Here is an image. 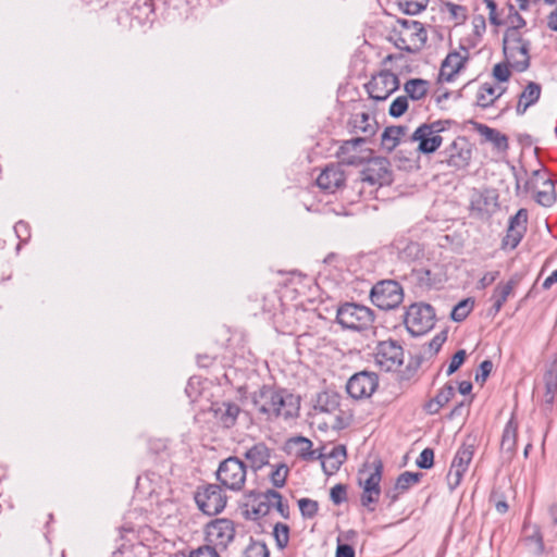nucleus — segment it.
Instances as JSON below:
<instances>
[{
  "mask_svg": "<svg viewBox=\"0 0 557 557\" xmlns=\"http://www.w3.org/2000/svg\"><path fill=\"white\" fill-rule=\"evenodd\" d=\"M276 394L277 389L272 387H262L258 393L253 396V405L256 408L269 417L276 416Z\"/></svg>",
  "mask_w": 557,
  "mask_h": 557,
  "instance_id": "5701e85b",
  "label": "nucleus"
},
{
  "mask_svg": "<svg viewBox=\"0 0 557 557\" xmlns=\"http://www.w3.org/2000/svg\"><path fill=\"white\" fill-rule=\"evenodd\" d=\"M276 418L290 419L298 416L300 398L286 389H280L276 394Z\"/></svg>",
  "mask_w": 557,
  "mask_h": 557,
  "instance_id": "aec40b11",
  "label": "nucleus"
},
{
  "mask_svg": "<svg viewBox=\"0 0 557 557\" xmlns=\"http://www.w3.org/2000/svg\"><path fill=\"white\" fill-rule=\"evenodd\" d=\"M289 454L296 457L309 460L317 458L312 450V442L304 436H296L287 441L286 444Z\"/></svg>",
  "mask_w": 557,
  "mask_h": 557,
  "instance_id": "bb28decb",
  "label": "nucleus"
},
{
  "mask_svg": "<svg viewBox=\"0 0 557 557\" xmlns=\"http://www.w3.org/2000/svg\"><path fill=\"white\" fill-rule=\"evenodd\" d=\"M422 255V250L418 243H409L400 251V258L407 262L418 259Z\"/></svg>",
  "mask_w": 557,
  "mask_h": 557,
  "instance_id": "37998d69",
  "label": "nucleus"
},
{
  "mask_svg": "<svg viewBox=\"0 0 557 557\" xmlns=\"http://www.w3.org/2000/svg\"><path fill=\"white\" fill-rule=\"evenodd\" d=\"M252 511L256 516H265L269 513V505L261 500V495L257 498V506L252 508Z\"/></svg>",
  "mask_w": 557,
  "mask_h": 557,
  "instance_id": "bf43d9fd",
  "label": "nucleus"
},
{
  "mask_svg": "<svg viewBox=\"0 0 557 557\" xmlns=\"http://www.w3.org/2000/svg\"><path fill=\"white\" fill-rule=\"evenodd\" d=\"M404 89L412 100H420L425 97L429 83L421 78H412L406 82Z\"/></svg>",
  "mask_w": 557,
  "mask_h": 557,
  "instance_id": "e433bc0d",
  "label": "nucleus"
},
{
  "mask_svg": "<svg viewBox=\"0 0 557 557\" xmlns=\"http://www.w3.org/2000/svg\"><path fill=\"white\" fill-rule=\"evenodd\" d=\"M377 386L379 380L375 373L361 371L348 380L346 391L355 399H364L371 397Z\"/></svg>",
  "mask_w": 557,
  "mask_h": 557,
  "instance_id": "dca6fc26",
  "label": "nucleus"
},
{
  "mask_svg": "<svg viewBox=\"0 0 557 557\" xmlns=\"http://www.w3.org/2000/svg\"><path fill=\"white\" fill-rule=\"evenodd\" d=\"M435 311L432 306L417 302L409 306L405 315V325L412 336H421L433 329Z\"/></svg>",
  "mask_w": 557,
  "mask_h": 557,
  "instance_id": "39448f33",
  "label": "nucleus"
},
{
  "mask_svg": "<svg viewBox=\"0 0 557 557\" xmlns=\"http://www.w3.org/2000/svg\"><path fill=\"white\" fill-rule=\"evenodd\" d=\"M336 319L345 329L361 331L373 323L374 315L366 306L347 302L338 308Z\"/></svg>",
  "mask_w": 557,
  "mask_h": 557,
  "instance_id": "0eeeda50",
  "label": "nucleus"
},
{
  "mask_svg": "<svg viewBox=\"0 0 557 557\" xmlns=\"http://www.w3.org/2000/svg\"><path fill=\"white\" fill-rule=\"evenodd\" d=\"M288 467L284 463H280L275 467V469L271 472L270 479L272 484L275 487H282L284 486L286 482V478L288 474Z\"/></svg>",
  "mask_w": 557,
  "mask_h": 557,
  "instance_id": "ea45409f",
  "label": "nucleus"
},
{
  "mask_svg": "<svg viewBox=\"0 0 557 557\" xmlns=\"http://www.w3.org/2000/svg\"><path fill=\"white\" fill-rule=\"evenodd\" d=\"M399 30L395 40L398 49L407 52H417L423 48L428 33L422 23L418 21H399Z\"/></svg>",
  "mask_w": 557,
  "mask_h": 557,
  "instance_id": "20e7f679",
  "label": "nucleus"
},
{
  "mask_svg": "<svg viewBox=\"0 0 557 557\" xmlns=\"http://www.w3.org/2000/svg\"><path fill=\"white\" fill-rule=\"evenodd\" d=\"M516 441H517V425L512 420H510L504 430L502 443H500L502 451L507 454L508 458H511V456L515 453Z\"/></svg>",
  "mask_w": 557,
  "mask_h": 557,
  "instance_id": "72a5a7b5",
  "label": "nucleus"
},
{
  "mask_svg": "<svg viewBox=\"0 0 557 557\" xmlns=\"http://www.w3.org/2000/svg\"><path fill=\"white\" fill-rule=\"evenodd\" d=\"M467 57L461 55L458 52L449 53L441 67V77L446 81H451L453 77L463 67Z\"/></svg>",
  "mask_w": 557,
  "mask_h": 557,
  "instance_id": "c85d7f7f",
  "label": "nucleus"
},
{
  "mask_svg": "<svg viewBox=\"0 0 557 557\" xmlns=\"http://www.w3.org/2000/svg\"><path fill=\"white\" fill-rule=\"evenodd\" d=\"M547 26L549 29L557 32V9L549 13L547 17Z\"/></svg>",
  "mask_w": 557,
  "mask_h": 557,
  "instance_id": "e2e57ef3",
  "label": "nucleus"
},
{
  "mask_svg": "<svg viewBox=\"0 0 557 557\" xmlns=\"http://www.w3.org/2000/svg\"><path fill=\"white\" fill-rule=\"evenodd\" d=\"M206 540L216 549H226L234 541L236 530L232 520L220 518L214 519L206 525Z\"/></svg>",
  "mask_w": 557,
  "mask_h": 557,
  "instance_id": "9d476101",
  "label": "nucleus"
},
{
  "mask_svg": "<svg viewBox=\"0 0 557 557\" xmlns=\"http://www.w3.org/2000/svg\"><path fill=\"white\" fill-rule=\"evenodd\" d=\"M444 129L442 122L420 125L409 137L408 141L418 143L417 150L421 153H432L442 145L440 133Z\"/></svg>",
  "mask_w": 557,
  "mask_h": 557,
  "instance_id": "1a4fd4ad",
  "label": "nucleus"
},
{
  "mask_svg": "<svg viewBox=\"0 0 557 557\" xmlns=\"http://www.w3.org/2000/svg\"><path fill=\"white\" fill-rule=\"evenodd\" d=\"M478 132L486 141L492 143L498 150H505L508 147L507 137L497 129L491 128L486 125H479Z\"/></svg>",
  "mask_w": 557,
  "mask_h": 557,
  "instance_id": "f704fd0d",
  "label": "nucleus"
},
{
  "mask_svg": "<svg viewBox=\"0 0 557 557\" xmlns=\"http://www.w3.org/2000/svg\"><path fill=\"white\" fill-rule=\"evenodd\" d=\"M474 306V300L472 298H467L459 301L451 310L450 318L455 322L463 321L472 311Z\"/></svg>",
  "mask_w": 557,
  "mask_h": 557,
  "instance_id": "4c0bfd02",
  "label": "nucleus"
},
{
  "mask_svg": "<svg viewBox=\"0 0 557 557\" xmlns=\"http://www.w3.org/2000/svg\"><path fill=\"white\" fill-rule=\"evenodd\" d=\"M519 275H513L506 283L502 282L497 284L491 297V300L493 301L492 310H494L495 313L500 311L508 297L512 294L513 289L519 284Z\"/></svg>",
  "mask_w": 557,
  "mask_h": 557,
  "instance_id": "b1692460",
  "label": "nucleus"
},
{
  "mask_svg": "<svg viewBox=\"0 0 557 557\" xmlns=\"http://www.w3.org/2000/svg\"><path fill=\"white\" fill-rule=\"evenodd\" d=\"M527 222L528 211L525 209L518 210V212L509 219L507 234L503 239L504 247L513 249L519 245L527 231Z\"/></svg>",
  "mask_w": 557,
  "mask_h": 557,
  "instance_id": "6ab92c4d",
  "label": "nucleus"
},
{
  "mask_svg": "<svg viewBox=\"0 0 557 557\" xmlns=\"http://www.w3.org/2000/svg\"><path fill=\"white\" fill-rule=\"evenodd\" d=\"M510 12L511 14L509 15V28H515L516 30L519 32V28L525 25V21L517 11H515L512 5H510Z\"/></svg>",
  "mask_w": 557,
  "mask_h": 557,
  "instance_id": "6e6d98bb",
  "label": "nucleus"
},
{
  "mask_svg": "<svg viewBox=\"0 0 557 557\" xmlns=\"http://www.w3.org/2000/svg\"><path fill=\"white\" fill-rule=\"evenodd\" d=\"M541 96V86L534 82H530L519 97L517 104V113L523 114L529 107L534 104Z\"/></svg>",
  "mask_w": 557,
  "mask_h": 557,
  "instance_id": "c756f323",
  "label": "nucleus"
},
{
  "mask_svg": "<svg viewBox=\"0 0 557 557\" xmlns=\"http://www.w3.org/2000/svg\"><path fill=\"white\" fill-rule=\"evenodd\" d=\"M458 388H459L460 394L467 395V394H469L471 392L472 384L470 382H468V381H462V382L459 383V387Z\"/></svg>",
  "mask_w": 557,
  "mask_h": 557,
  "instance_id": "338daca9",
  "label": "nucleus"
},
{
  "mask_svg": "<svg viewBox=\"0 0 557 557\" xmlns=\"http://www.w3.org/2000/svg\"><path fill=\"white\" fill-rule=\"evenodd\" d=\"M345 182V175L338 164L326 166L317 178L320 188L334 191Z\"/></svg>",
  "mask_w": 557,
  "mask_h": 557,
  "instance_id": "4be33fe9",
  "label": "nucleus"
},
{
  "mask_svg": "<svg viewBox=\"0 0 557 557\" xmlns=\"http://www.w3.org/2000/svg\"><path fill=\"white\" fill-rule=\"evenodd\" d=\"M267 545L259 541H252L245 550V557H269Z\"/></svg>",
  "mask_w": 557,
  "mask_h": 557,
  "instance_id": "a19ab883",
  "label": "nucleus"
},
{
  "mask_svg": "<svg viewBox=\"0 0 557 557\" xmlns=\"http://www.w3.org/2000/svg\"><path fill=\"white\" fill-rule=\"evenodd\" d=\"M442 407H443V405H442L441 403H437V399H436V398H434V399L430 400V401L426 404V406H425V408H426L428 412H429V413H431V414H434V413L438 412V410H440Z\"/></svg>",
  "mask_w": 557,
  "mask_h": 557,
  "instance_id": "680f3d73",
  "label": "nucleus"
},
{
  "mask_svg": "<svg viewBox=\"0 0 557 557\" xmlns=\"http://www.w3.org/2000/svg\"><path fill=\"white\" fill-rule=\"evenodd\" d=\"M492 369H493V362L491 360H484L480 364L479 372L475 375V381L476 382L481 381L482 383L485 382V380L492 372Z\"/></svg>",
  "mask_w": 557,
  "mask_h": 557,
  "instance_id": "864d4df0",
  "label": "nucleus"
},
{
  "mask_svg": "<svg viewBox=\"0 0 557 557\" xmlns=\"http://www.w3.org/2000/svg\"><path fill=\"white\" fill-rule=\"evenodd\" d=\"M273 533L277 545L281 548L285 547L288 543V527L283 523H276Z\"/></svg>",
  "mask_w": 557,
  "mask_h": 557,
  "instance_id": "de8ad7c7",
  "label": "nucleus"
},
{
  "mask_svg": "<svg viewBox=\"0 0 557 557\" xmlns=\"http://www.w3.org/2000/svg\"><path fill=\"white\" fill-rule=\"evenodd\" d=\"M473 454L474 444L472 443H463L457 450L447 474V484L451 491L459 486L473 458Z\"/></svg>",
  "mask_w": 557,
  "mask_h": 557,
  "instance_id": "2eb2a0df",
  "label": "nucleus"
},
{
  "mask_svg": "<svg viewBox=\"0 0 557 557\" xmlns=\"http://www.w3.org/2000/svg\"><path fill=\"white\" fill-rule=\"evenodd\" d=\"M498 274H499V272H497V271L485 273L479 282L480 287L485 288V287L490 286L492 283L495 282Z\"/></svg>",
  "mask_w": 557,
  "mask_h": 557,
  "instance_id": "052dcab7",
  "label": "nucleus"
},
{
  "mask_svg": "<svg viewBox=\"0 0 557 557\" xmlns=\"http://www.w3.org/2000/svg\"><path fill=\"white\" fill-rule=\"evenodd\" d=\"M445 341V337L444 336H435L432 342L430 343V347L431 349H433L434 351H437L440 349V347L442 346V344L444 343Z\"/></svg>",
  "mask_w": 557,
  "mask_h": 557,
  "instance_id": "69168bd1",
  "label": "nucleus"
},
{
  "mask_svg": "<svg viewBox=\"0 0 557 557\" xmlns=\"http://www.w3.org/2000/svg\"><path fill=\"white\" fill-rule=\"evenodd\" d=\"M504 91L505 88L502 86H493L488 83H484L478 91L476 103L482 108H487L493 104L494 101L504 94Z\"/></svg>",
  "mask_w": 557,
  "mask_h": 557,
  "instance_id": "7c9ffc66",
  "label": "nucleus"
},
{
  "mask_svg": "<svg viewBox=\"0 0 557 557\" xmlns=\"http://www.w3.org/2000/svg\"><path fill=\"white\" fill-rule=\"evenodd\" d=\"M330 496L334 504L339 505L346 499V487L342 484L333 486Z\"/></svg>",
  "mask_w": 557,
  "mask_h": 557,
  "instance_id": "603ef678",
  "label": "nucleus"
},
{
  "mask_svg": "<svg viewBox=\"0 0 557 557\" xmlns=\"http://www.w3.org/2000/svg\"><path fill=\"white\" fill-rule=\"evenodd\" d=\"M335 557H355V550L348 544L338 543Z\"/></svg>",
  "mask_w": 557,
  "mask_h": 557,
  "instance_id": "13d9d810",
  "label": "nucleus"
},
{
  "mask_svg": "<svg viewBox=\"0 0 557 557\" xmlns=\"http://www.w3.org/2000/svg\"><path fill=\"white\" fill-rule=\"evenodd\" d=\"M409 136L407 126H389L384 129L381 144L384 149L392 151L400 143L407 141Z\"/></svg>",
  "mask_w": 557,
  "mask_h": 557,
  "instance_id": "393cba45",
  "label": "nucleus"
},
{
  "mask_svg": "<svg viewBox=\"0 0 557 557\" xmlns=\"http://www.w3.org/2000/svg\"><path fill=\"white\" fill-rule=\"evenodd\" d=\"M530 42L522 38L520 32L507 28L503 38V52L507 63L518 72L525 71L530 65Z\"/></svg>",
  "mask_w": 557,
  "mask_h": 557,
  "instance_id": "f257e3e1",
  "label": "nucleus"
},
{
  "mask_svg": "<svg viewBox=\"0 0 557 557\" xmlns=\"http://www.w3.org/2000/svg\"><path fill=\"white\" fill-rule=\"evenodd\" d=\"M246 476L247 466L237 457L224 459L216 470L218 481L232 492H240L244 488Z\"/></svg>",
  "mask_w": 557,
  "mask_h": 557,
  "instance_id": "7ed1b4c3",
  "label": "nucleus"
},
{
  "mask_svg": "<svg viewBox=\"0 0 557 557\" xmlns=\"http://www.w3.org/2000/svg\"><path fill=\"white\" fill-rule=\"evenodd\" d=\"M398 88V76L387 70H383L373 75L370 82L366 84V89L370 98L375 101L386 100Z\"/></svg>",
  "mask_w": 557,
  "mask_h": 557,
  "instance_id": "9b49d317",
  "label": "nucleus"
},
{
  "mask_svg": "<svg viewBox=\"0 0 557 557\" xmlns=\"http://www.w3.org/2000/svg\"><path fill=\"white\" fill-rule=\"evenodd\" d=\"M524 189L531 191L535 201L543 207H552L557 201L556 183L544 170L532 171L524 183Z\"/></svg>",
  "mask_w": 557,
  "mask_h": 557,
  "instance_id": "f03ea898",
  "label": "nucleus"
},
{
  "mask_svg": "<svg viewBox=\"0 0 557 557\" xmlns=\"http://www.w3.org/2000/svg\"><path fill=\"white\" fill-rule=\"evenodd\" d=\"M488 9V20L494 25H499L500 22L498 21L496 9L497 5L494 0H483Z\"/></svg>",
  "mask_w": 557,
  "mask_h": 557,
  "instance_id": "4d7b16f0",
  "label": "nucleus"
},
{
  "mask_svg": "<svg viewBox=\"0 0 557 557\" xmlns=\"http://www.w3.org/2000/svg\"><path fill=\"white\" fill-rule=\"evenodd\" d=\"M199 509L209 516L220 513L226 506V497L218 484H208L199 488L195 495Z\"/></svg>",
  "mask_w": 557,
  "mask_h": 557,
  "instance_id": "ddd939ff",
  "label": "nucleus"
},
{
  "mask_svg": "<svg viewBox=\"0 0 557 557\" xmlns=\"http://www.w3.org/2000/svg\"><path fill=\"white\" fill-rule=\"evenodd\" d=\"M421 478V473H413V472H404L401 473L394 485L393 488L386 491L385 496L391 500V503H394L399 494L406 492L408 488H410L412 485L417 484Z\"/></svg>",
  "mask_w": 557,
  "mask_h": 557,
  "instance_id": "a878e982",
  "label": "nucleus"
},
{
  "mask_svg": "<svg viewBox=\"0 0 557 557\" xmlns=\"http://www.w3.org/2000/svg\"><path fill=\"white\" fill-rule=\"evenodd\" d=\"M495 508H496L497 512L505 513V512H507L509 507H508V504L506 500L499 499L495 503Z\"/></svg>",
  "mask_w": 557,
  "mask_h": 557,
  "instance_id": "774afa93",
  "label": "nucleus"
},
{
  "mask_svg": "<svg viewBox=\"0 0 557 557\" xmlns=\"http://www.w3.org/2000/svg\"><path fill=\"white\" fill-rule=\"evenodd\" d=\"M320 457H322V455H319L317 458ZM323 458L322 468L324 472L332 474L337 471L346 460V448L342 445L335 446L327 455H324Z\"/></svg>",
  "mask_w": 557,
  "mask_h": 557,
  "instance_id": "cd10ccee",
  "label": "nucleus"
},
{
  "mask_svg": "<svg viewBox=\"0 0 557 557\" xmlns=\"http://www.w3.org/2000/svg\"><path fill=\"white\" fill-rule=\"evenodd\" d=\"M371 301L382 310H391L398 307L404 298L401 286L395 281H382L371 289Z\"/></svg>",
  "mask_w": 557,
  "mask_h": 557,
  "instance_id": "6e6552de",
  "label": "nucleus"
},
{
  "mask_svg": "<svg viewBox=\"0 0 557 557\" xmlns=\"http://www.w3.org/2000/svg\"><path fill=\"white\" fill-rule=\"evenodd\" d=\"M509 64L506 62L497 63L493 67V76L498 82H507L510 77Z\"/></svg>",
  "mask_w": 557,
  "mask_h": 557,
  "instance_id": "8fccbe9b",
  "label": "nucleus"
},
{
  "mask_svg": "<svg viewBox=\"0 0 557 557\" xmlns=\"http://www.w3.org/2000/svg\"><path fill=\"white\" fill-rule=\"evenodd\" d=\"M442 163L456 170L466 168L471 159V150L465 138H457L444 151Z\"/></svg>",
  "mask_w": 557,
  "mask_h": 557,
  "instance_id": "a211bd4d",
  "label": "nucleus"
},
{
  "mask_svg": "<svg viewBox=\"0 0 557 557\" xmlns=\"http://www.w3.org/2000/svg\"><path fill=\"white\" fill-rule=\"evenodd\" d=\"M382 479V465L380 461H374L372 465L364 466L359 470L358 481L362 487L361 504L373 510L370 505L379 500L381 488L380 482Z\"/></svg>",
  "mask_w": 557,
  "mask_h": 557,
  "instance_id": "423d86ee",
  "label": "nucleus"
},
{
  "mask_svg": "<svg viewBox=\"0 0 557 557\" xmlns=\"http://www.w3.org/2000/svg\"><path fill=\"white\" fill-rule=\"evenodd\" d=\"M299 509L304 517L312 518L318 511V503L309 498L298 500Z\"/></svg>",
  "mask_w": 557,
  "mask_h": 557,
  "instance_id": "c03bdc74",
  "label": "nucleus"
},
{
  "mask_svg": "<svg viewBox=\"0 0 557 557\" xmlns=\"http://www.w3.org/2000/svg\"><path fill=\"white\" fill-rule=\"evenodd\" d=\"M466 356H467V354H466V350H463V349L458 350L453 356V358L449 362V366L447 368V375H451L460 368V366L465 362Z\"/></svg>",
  "mask_w": 557,
  "mask_h": 557,
  "instance_id": "3c124183",
  "label": "nucleus"
},
{
  "mask_svg": "<svg viewBox=\"0 0 557 557\" xmlns=\"http://www.w3.org/2000/svg\"><path fill=\"white\" fill-rule=\"evenodd\" d=\"M408 109V100L407 97L400 96L397 97L389 106V114L393 117L401 116Z\"/></svg>",
  "mask_w": 557,
  "mask_h": 557,
  "instance_id": "79ce46f5",
  "label": "nucleus"
},
{
  "mask_svg": "<svg viewBox=\"0 0 557 557\" xmlns=\"http://www.w3.org/2000/svg\"><path fill=\"white\" fill-rule=\"evenodd\" d=\"M557 282V270H555L548 277L545 278L543 287L548 289L553 284Z\"/></svg>",
  "mask_w": 557,
  "mask_h": 557,
  "instance_id": "0e129e2a",
  "label": "nucleus"
},
{
  "mask_svg": "<svg viewBox=\"0 0 557 557\" xmlns=\"http://www.w3.org/2000/svg\"><path fill=\"white\" fill-rule=\"evenodd\" d=\"M351 125L356 132H361L366 136L375 134L377 124L368 113H357L351 120Z\"/></svg>",
  "mask_w": 557,
  "mask_h": 557,
  "instance_id": "473e14b6",
  "label": "nucleus"
},
{
  "mask_svg": "<svg viewBox=\"0 0 557 557\" xmlns=\"http://www.w3.org/2000/svg\"><path fill=\"white\" fill-rule=\"evenodd\" d=\"M429 0H400L399 5L407 14H418L426 8Z\"/></svg>",
  "mask_w": 557,
  "mask_h": 557,
  "instance_id": "58836bf2",
  "label": "nucleus"
},
{
  "mask_svg": "<svg viewBox=\"0 0 557 557\" xmlns=\"http://www.w3.org/2000/svg\"><path fill=\"white\" fill-rule=\"evenodd\" d=\"M454 395L455 388L451 385H446L438 392L435 398L437 399V403H441L443 406H445Z\"/></svg>",
  "mask_w": 557,
  "mask_h": 557,
  "instance_id": "5fc2aeb1",
  "label": "nucleus"
},
{
  "mask_svg": "<svg viewBox=\"0 0 557 557\" xmlns=\"http://www.w3.org/2000/svg\"><path fill=\"white\" fill-rule=\"evenodd\" d=\"M270 497L275 502V505L273 508L283 517L288 518L289 516V508L288 505L283 502L282 495L274 491L270 490Z\"/></svg>",
  "mask_w": 557,
  "mask_h": 557,
  "instance_id": "a18cd8bd",
  "label": "nucleus"
},
{
  "mask_svg": "<svg viewBox=\"0 0 557 557\" xmlns=\"http://www.w3.org/2000/svg\"><path fill=\"white\" fill-rule=\"evenodd\" d=\"M434 462V451L431 448H425L421 451L417 459V466L421 469H430Z\"/></svg>",
  "mask_w": 557,
  "mask_h": 557,
  "instance_id": "09e8293b",
  "label": "nucleus"
},
{
  "mask_svg": "<svg viewBox=\"0 0 557 557\" xmlns=\"http://www.w3.org/2000/svg\"><path fill=\"white\" fill-rule=\"evenodd\" d=\"M366 137H357L345 140L337 150V158L341 164L359 166L369 160L372 150L362 148L366 144Z\"/></svg>",
  "mask_w": 557,
  "mask_h": 557,
  "instance_id": "4468645a",
  "label": "nucleus"
},
{
  "mask_svg": "<svg viewBox=\"0 0 557 557\" xmlns=\"http://www.w3.org/2000/svg\"><path fill=\"white\" fill-rule=\"evenodd\" d=\"M214 412L225 428H231L237 419L239 407L232 403H223L214 409Z\"/></svg>",
  "mask_w": 557,
  "mask_h": 557,
  "instance_id": "2f4dec72",
  "label": "nucleus"
},
{
  "mask_svg": "<svg viewBox=\"0 0 557 557\" xmlns=\"http://www.w3.org/2000/svg\"><path fill=\"white\" fill-rule=\"evenodd\" d=\"M272 449L264 443L253 444L243 454L252 471H258L270 463Z\"/></svg>",
  "mask_w": 557,
  "mask_h": 557,
  "instance_id": "412c9836",
  "label": "nucleus"
},
{
  "mask_svg": "<svg viewBox=\"0 0 557 557\" xmlns=\"http://www.w3.org/2000/svg\"><path fill=\"white\" fill-rule=\"evenodd\" d=\"M545 394L544 403L553 405L557 392V369L552 366L544 374Z\"/></svg>",
  "mask_w": 557,
  "mask_h": 557,
  "instance_id": "c9c22d12",
  "label": "nucleus"
},
{
  "mask_svg": "<svg viewBox=\"0 0 557 557\" xmlns=\"http://www.w3.org/2000/svg\"><path fill=\"white\" fill-rule=\"evenodd\" d=\"M376 366L386 372L397 371L404 362V350L394 341L379 343L374 352Z\"/></svg>",
  "mask_w": 557,
  "mask_h": 557,
  "instance_id": "f8f14e48",
  "label": "nucleus"
},
{
  "mask_svg": "<svg viewBox=\"0 0 557 557\" xmlns=\"http://www.w3.org/2000/svg\"><path fill=\"white\" fill-rule=\"evenodd\" d=\"M367 168L361 172V181L366 182L370 185H383L389 183L391 181V172H389V162L385 158L369 157Z\"/></svg>",
  "mask_w": 557,
  "mask_h": 557,
  "instance_id": "f3484780",
  "label": "nucleus"
},
{
  "mask_svg": "<svg viewBox=\"0 0 557 557\" xmlns=\"http://www.w3.org/2000/svg\"><path fill=\"white\" fill-rule=\"evenodd\" d=\"M188 557H221L218 549L210 544L199 546L189 552Z\"/></svg>",
  "mask_w": 557,
  "mask_h": 557,
  "instance_id": "49530a36",
  "label": "nucleus"
}]
</instances>
